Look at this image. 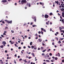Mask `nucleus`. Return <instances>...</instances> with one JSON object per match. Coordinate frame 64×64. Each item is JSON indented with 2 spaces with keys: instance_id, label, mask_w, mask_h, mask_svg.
<instances>
[{
  "instance_id": "nucleus-52",
  "label": "nucleus",
  "mask_w": 64,
  "mask_h": 64,
  "mask_svg": "<svg viewBox=\"0 0 64 64\" xmlns=\"http://www.w3.org/2000/svg\"><path fill=\"white\" fill-rule=\"evenodd\" d=\"M62 15H64V13L63 12H62Z\"/></svg>"
},
{
  "instance_id": "nucleus-48",
  "label": "nucleus",
  "mask_w": 64,
  "mask_h": 64,
  "mask_svg": "<svg viewBox=\"0 0 64 64\" xmlns=\"http://www.w3.org/2000/svg\"><path fill=\"white\" fill-rule=\"evenodd\" d=\"M28 48H31V47H30V46H28Z\"/></svg>"
},
{
  "instance_id": "nucleus-8",
  "label": "nucleus",
  "mask_w": 64,
  "mask_h": 64,
  "mask_svg": "<svg viewBox=\"0 0 64 64\" xmlns=\"http://www.w3.org/2000/svg\"><path fill=\"white\" fill-rule=\"evenodd\" d=\"M61 10L62 11V12H63H63H64V8H62L61 9Z\"/></svg>"
},
{
  "instance_id": "nucleus-9",
  "label": "nucleus",
  "mask_w": 64,
  "mask_h": 64,
  "mask_svg": "<svg viewBox=\"0 0 64 64\" xmlns=\"http://www.w3.org/2000/svg\"><path fill=\"white\" fill-rule=\"evenodd\" d=\"M9 12L7 11H6L5 12V14L6 15H7V14H8Z\"/></svg>"
},
{
  "instance_id": "nucleus-31",
  "label": "nucleus",
  "mask_w": 64,
  "mask_h": 64,
  "mask_svg": "<svg viewBox=\"0 0 64 64\" xmlns=\"http://www.w3.org/2000/svg\"><path fill=\"white\" fill-rule=\"evenodd\" d=\"M41 30H42V31H43V30H44V29H43V28H41Z\"/></svg>"
},
{
  "instance_id": "nucleus-39",
  "label": "nucleus",
  "mask_w": 64,
  "mask_h": 64,
  "mask_svg": "<svg viewBox=\"0 0 64 64\" xmlns=\"http://www.w3.org/2000/svg\"><path fill=\"white\" fill-rule=\"evenodd\" d=\"M58 56V54H56V56Z\"/></svg>"
},
{
  "instance_id": "nucleus-14",
  "label": "nucleus",
  "mask_w": 64,
  "mask_h": 64,
  "mask_svg": "<svg viewBox=\"0 0 64 64\" xmlns=\"http://www.w3.org/2000/svg\"><path fill=\"white\" fill-rule=\"evenodd\" d=\"M28 6H29V7H30V6H31V5H30V4H27V5H28Z\"/></svg>"
},
{
  "instance_id": "nucleus-18",
  "label": "nucleus",
  "mask_w": 64,
  "mask_h": 64,
  "mask_svg": "<svg viewBox=\"0 0 64 64\" xmlns=\"http://www.w3.org/2000/svg\"><path fill=\"white\" fill-rule=\"evenodd\" d=\"M32 42H30V45H32Z\"/></svg>"
},
{
  "instance_id": "nucleus-59",
  "label": "nucleus",
  "mask_w": 64,
  "mask_h": 64,
  "mask_svg": "<svg viewBox=\"0 0 64 64\" xmlns=\"http://www.w3.org/2000/svg\"><path fill=\"white\" fill-rule=\"evenodd\" d=\"M51 62H54V61H53V60H51Z\"/></svg>"
},
{
  "instance_id": "nucleus-3",
  "label": "nucleus",
  "mask_w": 64,
  "mask_h": 64,
  "mask_svg": "<svg viewBox=\"0 0 64 64\" xmlns=\"http://www.w3.org/2000/svg\"><path fill=\"white\" fill-rule=\"evenodd\" d=\"M2 44L4 46H5V44H6V43L5 41H3Z\"/></svg>"
},
{
  "instance_id": "nucleus-23",
  "label": "nucleus",
  "mask_w": 64,
  "mask_h": 64,
  "mask_svg": "<svg viewBox=\"0 0 64 64\" xmlns=\"http://www.w3.org/2000/svg\"><path fill=\"white\" fill-rule=\"evenodd\" d=\"M52 15V12L50 13V16H51Z\"/></svg>"
},
{
  "instance_id": "nucleus-38",
  "label": "nucleus",
  "mask_w": 64,
  "mask_h": 64,
  "mask_svg": "<svg viewBox=\"0 0 64 64\" xmlns=\"http://www.w3.org/2000/svg\"><path fill=\"white\" fill-rule=\"evenodd\" d=\"M0 63H1V64H3V63H4V62H2Z\"/></svg>"
},
{
  "instance_id": "nucleus-16",
  "label": "nucleus",
  "mask_w": 64,
  "mask_h": 64,
  "mask_svg": "<svg viewBox=\"0 0 64 64\" xmlns=\"http://www.w3.org/2000/svg\"><path fill=\"white\" fill-rule=\"evenodd\" d=\"M37 26L36 25H32V27H34L35 26V27H36Z\"/></svg>"
},
{
  "instance_id": "nucleus-55",
  "label": "nucleus",
  "mask_w": 64,
  "mask_h": 64,
  "mask_svg": "<svg viewBox=\"0 0 64 64\" xmlns=\"http://www.w3.org/2000/svg\"><path fill=\"white\" fill-rule=\"evenodd\" d=\"M34 49L35 50H36V49H37V48H34Z\"/></svg>"
},
{
  "instance_id": "nucleus-20",
  "label": "nucleus",
  "mask_w": 64,
  "mask_h": 64,
  "mask_svg": "<svg viewBox=\"0 0 64 64\" xmlns=\"http://www.w3.org/2000/svg\"><path fill=\"white\" fill-rule=\"evenodd\" d=\"M14 63L15 64H16V60H14Z\"/></svg>"
},
{
  "instance_id": "nucleus-50",
  "label": "nucleus",
  "mask_w": 64,
  "mask_h": 64,
  "mask_svg": "<svg viewBox=\"0 0 64 64\" xmlns=\"http://www.w3.org/2000/svg\"><path fill=\"white\" fill-rule=\"evenodd\" d=\"M43 31H44V32H46V30H45V29H44L43 30Z\"/></svg>"
},
{
  "instance_id": "nucleus-7",
  "label": "nucleus",
  "mask_w": 64,
  "mask_h": 64,
  "mask_svg": "<svg viewBox=\"0 0 64 64\" xmlns=\"http://www.w3.org/2000/svg\"><path fill=\"white\" fill-rule=\"evenodd\" d=\"M38 40H39V42H42V40L40 38H39L38 39Z\"/></svg>"
},
{
  "instance_id": "nucleus-53",
  "label": "nucleus",
  "mask_w": 64,
  "mask_h": 64,
  "mask_svg": "<svg viewBox=\"0 0 64 64\" xmlns=\"http://www.w3.org/2000/svg\"><path fill=\"white\" fill-rule=\"evenodd\" d=\"M50 31H52V28H50Z\"/></svg>"
},
{
  "instance_id": "nucleus-4",
  "label": "nucleus",
  "mask_w": 64,
  "mask_h": 64,
  "mask_svg": "<svg viewBox=\"0 0 64 64\" xmlns=\"http://www.w3.org/2000/svg\"><path fill=\"white\" fill-rule=\"evenodd\" d=\"M44 17L45 18H48L49 17V16L47 14H46L44 15Z\"/></svg>"
},
{
  "instance_id": "nucleus-60",
  "label": "nucleus",
  "mask_w": 64,
  "mask_h": 64,
  "mask_svg": "<svg viewBox=\"0 0 64 64\" xmlns=\"http://www.w3.org/2000/svg\"><path fill=\"white\" fill-rule=\"evenodd\" d=\"M22 60V58L20 59L19 60V61H21V60Z\"/></svg>"
},
{
  "instance_id": "nucleus-24",
  "label": "nucleus",
  "mask_w": 64,
  "mask_h": 64,
  "mask_svg": "<svg viewBox=\"0 0 64 64\" xmlns=\"http://www.w3.org/2000/svg\"><path fill=\"white\" fill-rule=\"evenodd\" d=\"M5 29H8L9 28H8V26H6V27Z\"/></svg>"
},
{
  "instance_id": "nucleus-44",
  "label": "nucleus",
  "mask_w": 64,
  "mask_h": 64,
  "mask_svg": "<svg viewBox=\"0 0 64 64\" xmlns=\"http://www.w3.org/2000/svg\"><path fill=\"white\" fill-rule=\"evenodd\" d=\"M60 18L61 19H63V18L61 17V16H60Z\"/></svg>"
},
{
  "instance_id": "nucleus-33",
  "label": "nucleus",
  "mask_w": 64,
  "mask_h": 64,
  "mask_svg": "<svg viewBox=\"0 0 64 64\" xmlns=\"http://www.w3.org/2000/svg\"><path fill=\"white\" fill-rule=\"evenodd\" d=\"M62 62H64V60H62Z\"/></svg>"
},
{
  "instance_id": "nucleus-13",
  "label": "nucleus",
  "mask_w": 64,
  "mask_h": 64,
  "mask_svg": "<svg viewBox=\"0 0 64 64\" xmlns=\"http://www.w3.org/2000/svg\"><path fill=\"white\" fill-rule=\"evenodd\" d=\"M0 48H3L4 47V46L3 45H2L0 46Z\"/></svg>"
},
{
  "instance_id": "nucleus-42",
  "label": "nucleus",
  "mask_w": 64,
  "mask_h": 64,
  "mask_svg": "<svg viewBox=\"0 0 64 64\" xmlns=\"http://www.w3.org/2000/svg\"><path fill=\"white\" fill-rule=\"evenodd\" d=\"M41 32L42 34H43V32H42V31H41Z\"/></svg>"
},
{
  "instance_id": "nucleus-32",
  "label": "nucleus",
  "mask_w": 64,
  "mask_h": 64,
  "mask_svg": "<svg viewBox=\"0 0 64 64\" xmlns=\"http://www.w3.org/2000/svg\"><path fill=\"white\" fill-rule=\"evenodd\" d=\"M22 32H20V34H22Z\"/></svg>"
},
{
  "instance_id": "nucleus-57",
  "label": "nucleus",
  "mask_w": 64,
  "mask_h": 64,
  "mask_svg": "<svg viewBox=\"0 0 64 64\" xmlns=\"http://www.w3.org/2000/svg\"><path fill=\"white\" fill-rule=\"evenodd\" d=\"M6 31H4V33H6Z\"/></svg>"
},
{
  "instance_id": "nucleus-6",
  "label": "nucleus",
  "mask_w": 64,
  "mask_h": 64,
  "mask_svg": "<svg viewBox=\"0 0 64 64\" xmlns=\"http://www.w3.org/2000/svg\"><path fill=\"white\" fill-rule=\"evenodd\" d=\"M7 0H3L2 1V2L3 3H5L6 2H7Z\"/></svg>"
},
{
  "instance_id": "nucleus-49",
  "label": "nucleus",
  "mask_w": 64,
  "mask_h": 64,
  "mask_svg": "<svg viewBox=\"0 0 64 64\" xmlns=\"http://www.w3.org/2000/svg\"><path fill=\"white\" fill-rule=\"evenodd\" d=\"M14 56L15 57H17V54H16L14 55Z\"/></svg>"
},
{
  "instance_id": "nucleus-27",
  "label": "nucleus",
  "mask_w": 64,
  "mask_h": 64,
  "mask_svg": "<svg viewBox=\"0 0 64 64\" xmlns=\"http://www.w3.org/2000/svg\"><path fill=\"white\" fill-rule=\"evenodd\" d=\"M64 19H63L62 20V22H64Z\"/></svg>"
},
{
  "instance_id": "nucleus-58",
  "label": "nucleus",
  "mask_w": 64,
  "mask_h": 64,
  "mask_svg": "<svg viewBox=\"0 0 64 64\" xmlns=\"http://www.w3.org/2000/svg\"><path fill=\"white\" fill-rule=\"evenodd\" d=\"M42 6H43L44 5V4H43V3H42Z\"/></svg>"
},
{
  "instance_id": "nucleus-34",
  "label": "nucleus",
  "mask_w": 64,
  "mask_h": 64,
  "mask_svg": "<svg viewBox=\"0 0 64 64\" xmlns=\"http://www.w3.org/2000/svg\"><path fill=\"white\" fill-rule=\"evenodd\" d=\"M52 45H54V42H53L52 43Z\"/></svg>"
},
{
  "instance_id": "nucleus-41",
  "label": "nucleus",
  "mask_w": 64,
  "mask_h": 64,
  "mask_svg": "<svg viewBox=\"0 0 64 64\" xmlns=\"http://www.w3.org/2000/svg\"><path fill=\"white\" fill-rule=\"evenodd\" d=\"M21 47H19L18 48V49H21Z\"/></svg>"
},
{
  "instance_id": "nucleus-5",
  "label": "nucleus",
  "mask_w": 64,
  "mask_h": 64,
  "mask_svg": "<svg viewBox=\"0 0 64 64\" xmlns=\"http://www.w3.org/2000/svg\"><path fill=\"white\" fill-rule=\"evenodd\" d=\"M7 22H8V24H11L12 23V20H11L10 21H8Z\"/></svg>"
},
{
  "instance_id": "nucleus-63",
  "label": "nucleus",
  "mask_w": 64,
  "mask_h": 64,
  "mask_svg": "<svg viewBox=\"0 0 64 64\" xmlns=\"http://www.w3.org/2000/svg\"><path fill=\"white\" fill-rule=\"evenodd\" d=\"M23 48H24V49H25V48H26V47H25V46H24L23 47Z\"/></svg>"
},
{
  "instance_id": "nucleus-12",
  "label": "nucleus",
  "mask_w": 64,
  "mask_h": 64,
  "mask_svg": "<svg viewBox=\"0 0 64 64\" xmlns=\"http://www.w3.org/2000/svg\"><path fill=\"white\" fill-rule=\"evenodd\" d=\"M55 3H57V5H58V4H59V2H58V1H57V2L55 1Z\"/></svg>"
},
{
  "instance_id": "nucleus-62",
  "label": "nucleus",
  "mask_w": 64,
  "mask_h": 64,
  "mask_svg": "<svg viewBox=\"0 0 64 64\" xmlns=\"http://www.w3.org/2000/svg\"><path fill=\"white\" fill-rule=\"evenodd\" d=\"M3 35H6V34H5V33H4L3 34Z\"/></svg>"
},
{
  "instance_id": "nucleus-56",
  "label": "nucleus",
  "mask_w": 64,
  "mask_h": 64,
  "mask_svg": "<svg viewBox=\"0 0 64 64\" xmlns=\"http://www.w3.org/2000/svg\"><path fill=\"white\" fill-rule=\"evenodd\" d=\"M50 25H52V23L51 22H50Z\"/></svg>"
},
{
  "instance_id": "nucleus-19",
  "label": "nucleus",
  "mask_w": 64,
  "mask_h": 64,
  "mask_svg": "<svg viewBox=\"0 0 64 64\" xmlns=\"http://www.w3.org/2000/svg\"><path fill=\"white\" fill-rule=\"evenodd\" d=\"M55 59L56 60H57V59H58V58L57 57H55Z\"/></svg>"
},
{
  "instance_id": "nucleus-43",
  "label": "nucleus",
  "mask_w": 64,
  "mask_h": 64,
  "mask_svg": "<svg viewBox=\"0 0 64 64\" xmlns=\"http://www.w3.org/2000/svg\"><path fill=\"white\" fill-rule=\"evenodd\" d=\"M38 33L39 34H41V32L39 31L38 32Z\"/></svg>"
},
{
  "instance_id": "nucleus-35",
  "label": "nucleus",
  "mask_w": 64,
  "mask_h": 64,
  "mask_svg": "<svg viewBox=\"0 0 64 64\" xmlns=\"http://www.w3.org/2000/svg\"><path fill=\"white\" fill-rule=\"evenodd\" d=\"M56 38V40H57L58 41V38Z\"/></svg>"
},
{
  "instance_id": "nucleus-64",
  "label": "nucleus",
  "mask_w": 64,
  "mask_h": 64,
  "mask_svg": "<svg viewBox=\"0 0 64 64\" xmlns=\"http://www.w3.org/2000/svg\"><path fill=\"white\" fill-rule=\"evenodd\" d=\"M43 64H46V63L44 62L43 63Z\"/></svg>"
},
{
  "instance_id": "nucleus-26",
  "label": "nucleus",
  "mask_w": 64,
  "mask_h": 64,
  "mask_svg": "<svg viewBox=\"0 0 64 64\" xmlns=\"http://www.w3.org/2000/svg\"><path fill=\"white\" fill-rule=\"evenodd\" d=\"M14 45H15V46H16V47H18V46H17V45H16V44H15Z\"/></svg>"
},
{
  "instance_id": "nucleus-11",
  "label": "nucleus",
  "mask_w": 64,
  "mask_h": 64,
  "mask_svg": "<svg viewBox=\"0 0 64 64\" xmlns=\"http://www.w3.org/2000/svg\"><path fill=\"white\" fill-rule=\"evenodd\" d=\"M32 55H33V57H35V54H34V53H32Z\"/></svg>"
},
{
  "instance_id": "nucleus-17",
  "label": "nucleus",
  "mask_w": 64,
  "mask_h": 64,
  "mask_svg": "<svg viewBox=\"0 0 64 64\" xmlns=\"http://www.w3.org/2000/svg\"><path fill=\"white\" fill-rule=\"evenodd\" d=\"M40 49H41V50H43V47L42 46L41 47Z\"/></svg>"
},
{
  "instance_id": "nucleus-46",
  "label": "nucleus",
  "mask_w": 64,
  "mask_h": 64,
  "mask_svg": "<svg viewBox=\"0 0 64 64\" xmlns=\"http://www.w3.org/2000/svg\"><path fill=\"white\" fill-rule=\"evenodd\" d=\"M42 44L43 46H45V44H44L43 43Z\"/></svg>"
},
{
  "instance_id": "nucleus-54",
  "label": "nucleus",
  "mask_w": 64,
  "mask_h": 64,
  "mask_svg": "<svg viewBox=\"0 0 64 64\" xmlns=\"http://www.w3.org/2000/svg\"><path fill=\"white\" fill-rule=\"evenodd\" d=\"M42 55L43 56V55H44V54L43 53L42 54Z\"/></svg>"
},
{
  "instance_id": "nucleus-47",
  "label": "nucleus",
  "mask_w": 64,
  "mask_h": 64,
  "mask_svg": "<svg viewBox=\"0 0 64 64\" xmlns=\"http://www.w3.org/2000/svg\"><path fill=\"white\" fill-rule=\"evenodd\" d=\"M38 50H40V48H38Z\"/></svg>"
},
{
  "instance_id": "nucleus-25",
  "label": "nucleus",
  "mask_w": 64,
  "mask_h": 64,
  "mask_svg": "<svg viewBox=\"0 0 64 64\" xmlns=\"http://www.w3.org/2000/svg\"><path fill=\"white\" fill-rule=\"evenodd\" d=\"M50 56H52V53H50Z\"/></svg>"
},
{
  "instance_id": "nucleus-40",
  "label": "nucleus",
  "mask_w": 64,
  "mask_h": 64,
  "mask_svg": "<svg viewBox=\"0 0 64 64\" xmlns=\"http://www.w3.org/2000/svg\"><path fill=\"white\" fill-rule=\"evenodd\" d=\"M24 62H26H26H27L26 61V60H24Z\"/></svg>"
},
{
  "instance_id": "nucleus-22",
  "label": "nucleus",
  "mask_w": 64,
  "mask_h": 64,
  "mask_svg": "<svg viewBox=\"0 0 64 64\" xmlns=\"http://www.w3.org/2000/svg\"><path fill=\"white\" fill-rule=\"evenodd\" d=\"M45 51H46V49L44 50H43V51H42V52H44Z\"/></svg>"
},
{
  "instance_id": "nucleus-10",
  "label": "nucleus",
  "mask_w": 64,
  "mask_h": 64,
  "mask_svg": "<svg viewBox=\"0 0 64 64\" xmlns=\"http://www.w3.org/2000/svg\"><path fill=\"white\" fill-rule=\"evenodd\" d=\"M49 21H48V22H46V24L47 25H49Z\"/></svg>"
},
{
  "instance_id": "nucleus-45",
  "label": "nucleus",
  "mask_w": 64,
  "mask_h": 64,
  "mask_svg": "<svg viewBox=\"0 0 64 64\" xmlns=\"http://www.w3.org/2000/svg\"><path fill=\"white\" fill-rule=\"evenodd\" d=\"M11 32H12V33H14V31L13 30H11Z\"/></svg>"
},
{
  "instance_id": "nucleus-2",
  "label": "nucleus",
  "mask_w": 64,
  "mask_h": 64,
  "mask_svg": "<svg viewBox=\"0 0 64 64\" xmlns=\"http://www.w3.org/2000/svg\"><path fill=\"white\" fill-rule=\"evenodd\" d=\"M33 16H32V18L33 19H34V21L35 22H36V16H35L34 18L33 17Z\"/></svg>"
},
{
  "instance_id": "nucleus-15",
  "label": "nucleus",
  "mask_w": 64,
  "mask_h": 64,
  "mask_svg": "<svg viewBox=\"0 0 64 64\" xmlns=\"http://www.w3.org/2000/svg\"><path fill=\"white\" fill-rule=\"evenodd\" d=\"M31 48L32 49H33V48H34V46H31Z\"/></svg>"
},
{
  "instance_id": "nucleus-30",
  "label": "nucleus",
  "mask_w": 64,
  "mask_h": 64,
  "mask_svg": "<svg viewBox=\"0 0 64 64\" xmlns=\"http://www.w3.org/2000/svg\"><path fill=\"white\" fill-rule=\"evenodd\" d=\"M1 36L2 37H4V36H3V35L2 34L1 35Z\"/></svg>"
},
{
  "instance_id": "nucleus-28",
  "label": "nucleus",
  "mask_w": 64,
  "mask_h": 64,
  "mask_svg": "<svg viewBox=\"0 0 64 64\" xmlns=\"http://www.w3.org/2000/svg\"><path fill=\"white\" fill-rule=\"evenodd\" d=\"M2 23L3 24H5V22H4V21H2Z\"/></svg>"
},
{
  "instance_id": "nucleus-1",
  "label": "nucleus",
  "mask_w": 64,
  "mask_h": 64,
  "mask_svg": "<svg viewBox=\"0 0 64 64\" xmlns=\"http://www.w3.org/2000/svg\"><path fill=\"white\" fill-rule=\"evenodd\" d=\"M27 2V1L26 0H22L21 2L22 4H24V3H26Z\"/></svg>"
},
{
  "instance_id": "nucleus-29",
  "label": "nucleus",
  "mask_w": 64,
  "mask_h": 64,
  "mask_svg": "<svg viewBox=\"0 0 64 64\" xmlns=\"http://www.w3.org/2000/svg\"><path fill=\"white\" fill-rule=\"evenodd\" d=\"M58 42H59V44H61V41H59Z\"/></svg>"
},
{
  "instance_id": "nucleus-21",
  "label": "nucleus",
  "mask_w": 64,
  "mask_h": 64,
  "mask_svg": "<svg viewBox=\"0 0 64 64\" xmlns=\"http://www.w3.org/2000/svg\"><path fill=\"white\" fill-rule=\"evenodd\" d=\"M46 62H50V61H49L48 60H46Z\"/></svg>"
},
{
  "instance_id": "nucleus-61",
  "label": "nucleus",
  "mask_w": 64,
  "mask_h": 64,
  "mask_svg": "<svg viewBox=\"0 0 64 64\" xmlns=\"http://www.w3.org/2000/svg\"><path fill=\"white\" fill-rule=\"evenodd\" d=\"M56 34H59V32H56Z\"/></svg>"
},
{
  "instance_id": "nucleus-51",
  "label": "nucleus",
  "mask_w": 64,
  "mask_h": 64,
  "mask_svg": "<svg viewBox=\"0 0 64 64\" xmlns=\"http://www.w3.org/2000/svg\"><path fill=\"white\" fill-rule=\"evenodd\" d=\"M5 53H7V51L6 50H5Z\"/></svg>"
},
{
  "instance_id": "nucleus-37",
  "label": "nucleus",
  "mask_w": 64,
  "mask_h": 64,
  "mask_svg": "<svg viewBox=\"0 0 64 64\" xmlns=\"http://www.w3.org/2000/svg\"><path fill=\"white\" fill-rule=\"evenodd\" d=\"M28 58L29 59H31V57H28Z\"/></svg>"
},
{
  "instance_id": "nucleus-36",
  "label": "nucleus",
  "mask_w": 64,
  "mask_h": 64,
  "mask_svg": "<svg viewBox=\"0 0 64 64\" xmlns=\"http://www.w3.org/2000/svg\"><path fill=\"white\" fill-rule=\"evenodd\" d=\"M35 36H36V37H37V36H38V35H37V34H35Z\"/></svg>"
}]
</instances>
